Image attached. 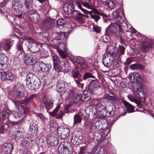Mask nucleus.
<instances>
[{
  "instance_id": "1",
  "label": "nucleus",
  "mask_w": 154,
  "mask_h": 154,
  "mask_svg": "<svg viewBox=\"0 0 154 154\" xmlns=\"http://www.w3.org/2000/svg\"><path fill=\"white\" fill-rule=\"evenodd\" d=\"M75 3L77 5L78 7L83 13L87 14H89L90 15L91 18L94 19L96 22H97L98 20H99L100 18V16H102L103 18L104 17H107V16L106 15L102 13L99 12L96 9L94 8L92 9V7L87 2H82V5L88 9L92 10L91 11H89L83 8H82L81 4L77 0L75 1Z\"/></svg>"
},
{
  "instance_id": "2",
  "label": "nucleus",
  "mask_w": 154,
  "mask_h": 154,
  "mask_svg": "<svg viewBox=\"0 0 154 154\" xmlns=\"http://www.w3.org/2000/svg\"><path fill=\"white\" fill-rule=\"evenodd\" d=\"M124 23H120L118 22L111 23L106 30V32L109 35H116L118 33V29L119 32H122V25Z\"/></svg>"
},
{
  "instance_id": "3",
  "label": "nucleus",
  "mask_w": 154,
  "mask_h": 154,
  "mask_svg": "<svg viewBox=\"0 0 154 154\" xmlns=\"http://www.w3.org/2000/svg\"><path fill=\"white\" fill-rule=\"evenodd\" d=\"M43 101L47 111L50 115L54 116L59 109V106H57L52 112H49L48 110L51 109L53 107L54 103L52 99L49 97L45 96L43 98Z\"/></svg>"
},
{
  "instance_id": "4",
  "label": "nucleus",
  "mask_w": 154,
  "mask_h": 154,
  "mask_svg": "<svg viewBox=\"0 0 154 154\" xmlns=\"http://www.w3.org/2000/svg\"><path fill=\"white\" fill-rule=\"evenodd\" d=\"M35 76H33L31 73L28 74L26 77V86L30 89H36L39 88V81L37 79H35Z\"/></svg>"
},
{
  "instance_id": "5",
  "label": "nucleus",
  "mask_w": 154,
  "mask_h": 154,
  "mask_svg": "<svg viewBox=\"0 0 154 154\" xmlns=\"http://www.w3.org/2000/svg\"><path fill=\"white\" fill-rule=\"evenodd\" d=\"M72 151L71 144L67 142L62 143L58 148L59 154H72Z\"/></svg>"
},
{
  "instance_id": "6",
  "label": "nucleus",
  "mask_w": 154,
  "mask_h": 154,
  "mask_svg": "<svg viewBox=\"0 0 154 154\" xmlns=\"http://www.w3.org/2000/svg\"><path fill=\"white\" fill-rule=\"evenodd\" d=\"M144 86L141 84L139 85L133 90L134 96L137 98H143L145 97L146 93L144 90Z\"/></svg>"
},
{
  "instance_id": "7",
  "label": "nucleus",
  "mask_w": 154,
  "mask_h": 154,
  "mask_svg": "<svg viewBox=\"0 0 154 154\" xmlns=\"http://www.w3.org/2000/svg\"><path fill=\"white\" fill-rule=\"evenodd\" d=\"M23 60L26 65H31L34 63L35 58L32 54L25 53L23 55Z\"/></svg>"
},
{
  "instance_id": "8",
  "label": "nucleus",
  "mask_w": 154,
  "mask_h": 154,
  "mask_svg": "<svg viewBox=\"0 0 154 154\" xmlns=\"http://www.w3.org/2000/svg\"><path fill=\"white\" fill-rule=\"evenodd\" d=\"M128 78L131 82H134L136 83H139L143 80L142 78L140 76L139 74L136 72L130 73Z\"/></svg>"
},
{
  "instance_id": "9",
  "label": "nucleus",
  "mask_w": 154,
  "mask_h": 154,
  "mask_svg": "<svg viewBox=\"0 0 154 154\" xmlns=\"http://www.w3.org/2000/svg\"><path fill=\"white\" fill-rule=\"evenodd\" d=\"M106 101H101L99 99H96L93 101V103L99 111L101 112L106 110V107L105 104H106Z\"/></svg>"
},
{
  "instance_id": "10",
  "label": "nucleus",
  "mask_w": 154,
  "mask_h": 154,
  "mask_svg": "<svg viewBox=\"0 0 154 154\" xmlns=\"http://www.w3.org/2000/svg\"><path fill=\"white\" fill-rule=\"evenodd\" d=\"M14 41L12 40H4L0 42V51L3 49L5 50H9L12 46Z\"/></svg>"
},
{
  "instance_id": "11",
  "label": "nucleus",
  "mask_w": 154,
  "mask_h": 154,
  "mask_svg": "<svg viewBox=\"0 0 154 154\" xmlns=\"http://www.w3.org/2000/svg\"><path fill=\"white\" fill-rule=\"evenodd\" d=\"M29 44L28 48L32 52L36 53L40 51L41 47L40 43L30 42Z\"/></svg>"
},
{
  "instance_id": "12",
  "label": "nucleus",
  "mask_w": 154,
  "mask_h": 154,
  "mask_svg": "<svg viewBox=\"0 0 154 154\" xmlns=\"http://www.w3.org/2000/svg\"><path fill=\"white\" fill-rule=\"evenodd\" d=\"M54 24L53 20L48 18L43 21L42 26L43 29L46 30H49L52 28Z\"/></svg>"
},
{
  "instance_id": "13",
  "label": "nucleus",
  "mask_w": 154,
  "mask_h": 154,
  "mask_svg": "<svg viewBox=\"0 0 154 154\" xmlns=\"http://www.w3.org/2000/svg\"><path fill=\"white\" fill-rule=\"evenodd\" d=\"M63 9L65 12L68 14H72L74 11H75L74 10L72 1H71L69 3H65Z\"/></svg>"
},
{
  "instance_id": "14",
  "label": "nucleus",
  "mask_w": 154,
  "mask_h": 154,
  "mask_svg": "<svg viewBox=\"0 0 154 154\" xmlns=\"http://www.w3.org/2000/svg\"><path fill=\"white\" fill-rule=\"evenodd\" d=\"M36 70L40 72H47L49 70L48 66L43 62H41L35 65Z\"/></svg>"
},
{
  "instance_id": "15",
  "label": "nucleus",
  "mask_w": 154,
  "mask_h": 154,
  "mask_svg": "<svg viewBox=\"0 0 154 154\" xmlns=\"http://www.w3.org/2000/svg\"><path fill=\"white\" fill-rule=\"evenodd\" d=\"M106 50L109 53V55H111L115 57H119L120 55L119 53V49L118 48L115 47L112 45H109L107 47Z\"/></svg>"
},
{
  "instance_id": "16",
  "label": "nucleus",
  "mask_w": 154,
  "mask_h": 154,
  "mask_svg": "<svg viewBox=\"0 0 154 154\" xmlns=\"http://www.w3.org/2000/svg\"><path fill=\"white\" fill-rule=\"evenodd\" d=\"M2 149L5 154H11L13 149V146L10 143H5L2 146Z\"/></svg>"
},
{
  "instance_id": "17",
  "label": "nucleus",
  "mask_w": 154,
  "mask_h": 154,
  "mask_svg": "<svg viewBox=\"0 0 154 154\" xmlns=\"http://www.w3.org/2000/svg\"><path fill=\"white\" fill-rule=\"evenodd\" d=\"M113 57L108 54H105L104 56L103 63L104 65L106 66H111L113 61Z\"/></svg>"
},
{
  "instance_id": "18",
  "label": "nucleus",
  "mask_w": 154,
  "mask_h": 154,
  "mask_svg": "<svg viewBox=\"0 0 154 154\" xmlns=\"http://www.w3.org/2000/svg\"><path fill=\"white\" fill-rule=\"evenodd\" d=\"M34 140H31L28 138H23L22 141V145L23 146H25L27 149L30 148L32 146V145L35 143L38 146L39 144L38 143H35L33 142Z\"/></svg>"
},
{
  "instance_id": "19",
  "label": "nucleus",
  "mask_w": 154,
  "mask_h": 154,
  "mask_svg": "<svg viewBox=\"0 0 154 154\" xmlns=\"http://www.w3.org/2000/svg\"><path fill=\"white\" fill-rule=\"evenodd\" d=\"M106 104V110L107 112L108 113L110 116L113 115L115 113L116 109L115 106L113 103L109 101H107Z\"/></svg>"
},
{
  "instance_id": "20",
  "label": "nucleus",
  "mask_w": 154,
  "mask_h": 154,
  "mask_svg": "<svg viewBox=\"0 0 154 154\" xmlns=\"http://www.w3.org/2000/svg\"><path fill=\"white\" fill-rule=\"evenodd\" d=\"M94 126L96 129L98 131H100L101 130L104 129L108 126V123H106L102 124V122L100 120H97L94 124Z\"/></svg>"
},
{
  "instance_id": "21",
  "label": "nucleus",
  "mask_w": 154,
  "mask_h": 154,
  "mask_svg": "<svg viewBox=\"0 0 154 154\" xmlns=\"http://www.w3.org/2000/svg\"><path fill=\"white\" fill-rule=\"evenodd\" d=\"M56 89L59 93L61 94L65 93L66 91L65 83L59 81L57 84Z\"/></svg>"
},
{
  "instance_id": "22",
  "label": "nucleus",
  "mask_w": 154,
  "mask_h": 154,
  "mask_svg": "<svg viewBox=\"0 0 154 154\" xmlns=\"http://www.w3.org/2000/svg\"><path fill=\"white\" fill-rule=\"evenodd\" d=\"M112 15L114 19L115 20L114 22H118L120 23H124L128 27H129V25H128L127 23H124L123 20L119 16L118 13L116 11H114L112 13Z\"/></svg>"
},
{
  "instance_id": "23",
  "label": "nucleus",
  "mask_w": 154,
  "mask_h": 154,
  "mask_svg": "<svg viewBox=\"0 0 154 154\" xmlns=\"http://www.w3.org/2000/svg\"><path fill=\"white\" fill-rule=\"evenodd\" d=\"M8 58L3 56V57H2L0 60V68L3 70L6 69L8 67Z\"/></svg>"
},
{
  "instance_id": "24",
  "label": "nucleus",
  "mask_w": 154,
  "mask_h": 154,
  "mask_svg": "<svg viewBox=\"0 0 154 154\" xmlns=\"http://www.w3.org/2000/svg\"><path fill=\"white\" fill-rule=\"evenodd\" d=\"M12 8L17 13H21L24 9L20 3L14 1L12 3Z\"/></svg>"
},
{
  "instance_id": "25",
  "label": "nucleus",
  "mask_w": 154,
  "mask_h": 154,
  "mask_svg": "<svg viewBox=\"0 0 154 154\" xmlns=\"http://www.w3.org/2000/svg\"><path fill=\"white\" fill-rule=\"evenodd\" d=\"M23 41L20 40L17 42L16 45V48L17 49L16 53L18 55L22 54L23 53H25L23 47Z\"/></svg>"
},
{
  "instance_id": "26",
  "label": "nucleus",
  "mask_w": 154,
  "mask_h": 154,
  "mask_svg": "<svg viewBox=\"0 0 154 154\" xmlns=\"http://www.w3.org/2000/svg\"><path fill=\"white\" fill-rule=\"evenodd\" d=\"M63 48V50H62L57 47H56L55 48L57 52L59 53L60 55L63 59H64L66 57L67 55V50L66 49V46L64 45Z\"/></svg>"
},
{
  "instance_id": "27",
  "label": "nucleus",
  "mask_w": 154,
  "mask_h": 154,
  "mask_svg": "<svg viewBox=\"0 0 154 154\" xmlns=\"http://www.w3.org/2000/svg\"><path fill=\"white\" fill-rule=\"evenodd\" d=\"M38 130L37 125L34 122H31L29 125V132L31 134L36 133Z\"/></svg>"
},
{
  "instance_id": "28",
  "label": "nucleus",
  "mask_w": 154,
  "mask_h": 154,
  "mask_svg": "<svg viewBox=\"0 0 154 154\" xmlns=\"http://www.w3.org/2000/svg\"><path fill=\"white\" fill-rule=\"evenodd\" d=\"M71 76L74 78L75 81V80H79L81 76L78 68L75 67V69L72 70L71 72Z\"/></svg>"
},
{
  "instance_id": "29",
  "label": "nucleus",
  "mask_w": 154,
  "mask_h": 154,
  "mask_svg": "<svg viewBox=\"0 0 154 154\" xmlns=\"http://www.w3.org/2000/svg\"><path fill=\"white\" fill-rule=\"evenodd\" d=\"M65 65L66 64L64 62H61L57 64V68L54 69L57 72H59L60 71L63 72H67V69L65 67Z\"/></svg>"
},
{
  "instance_id": "30",
  "label": "nucleus",
  "mask_w": 154,
  "mask_h": 154,
  "mask_svg": "<svg viewBox=\"0 0 154 154\" xmlns=\"http://www.w3.org/2000/svg\"><path fill=\"white\" fill-rule=\"evenodd\" d=\"M123 103L129 113L133 112L134 111V107L132 105L126 101H124Z\"/></svg>"
},
{
  "instance_id": "31",
  "label": "nucleus",
  "mask_w": 154,
  "mask_h": 154,
  "mask_svg": "<svg viewBox=\"0 0 154 154\" xmlns=\"http://www.w3.org/2000/svg\"><path fill=\"white\" fill-rule=\"evenodd\" d=\"M21 88L20 87H19L18 88H17V87H15V92L14 96V99L19 98L21 96Z\"/></svg>"
},
{
  "instance_id": "32",
  "label": "nucleus",
  "mask_w": 154,
  "mask_h": 154,
  "mask_svg": "<svg viewBox=\"0 0 154 154\" xmlns=\"http://www.w3.org/2000/svg\"><path fill=\"white\" fill-rule=\"evenodd\" d=\"M5 79L11 80L14 78V75L11 72H4Z\"/></svg>"
},
{
  "instance_id": "33",
  "label": "nucleus",
  "mask_w": 154,
  "mask_h": 154,
  "mask_svg": "<svg viewBox=\"0 0 154 154\" xmlns=\"http://www.w3.org/2000/svg\"><path fill=\"white\" fill-rule=\"evenodd\" d=\"M128 99L131 102H134L137 104V106L140 108H141L142 106L140 104V102L137 100L135 98L133 97L131 95L128 96Z\"/></svg>"
},
{
  "instance_id": "34",
  "label": "nucleus",
  "mask_w": 154,
  "mask_h": 154,
  "mask_svg": "<svg viewBox=\"0 0 154 154\" xmlns=\"http://www.w3.org/2000/svg\"><path fill=\"white\" fill-rule=\"evenodd\" d=\"M92 153V154H105L104 149L102 147H98L93 149Z\"/></svg>"
},
{
  "instance_id": "35",
  "label": "nucleus",
  "mask_w": 154,
  "mask_h": 154,
  "mask_svg": "<svg viewBox=\"0 0 154 154\" xmlns=\"http://www.w3.org/2000/svg\"><path fill=\"white\" fill-rule=\"evenodd\" d=\"M33 23H37L40 19V16L37 12L29 18Z\"/></svg>"
},
{
  "instance_id": "36",
  "label": "nucleus",
  "mask_w": 154,
  "mask_h": 154,
  "mask_svg": "<svg viewBox=\"0 0 154 154\" xmlns=\"http://www.w3.org/2000/svg\"><path fill=\"white\" fill-rule=\"evenodd\" d=\"M103 4L105 6L109 7L111 9H113L115 7V5L114 3L112 1L108 0L103 2Z\"/></svg>"
},
{
  "instance_id": "37",
  "label": "nucleus",
  "mask_w": 154,
  "mask_h": 154,
  "mask_svg": "<svg viewBox=\"0 0 154 154\" xmlns=\"http://www.w3.org/2000/svg\"><path fill=\"white\" fill-rule=\"evenodd\" d=\"M82 95L78 94H75L74 95L73 98V100L74 103H78L82 100Z\"/></svg>"
},
{
  "instance_id": "38",
  "label": "nucleus",
  "mask_w": 154,
  "mask_h": 154,
  "mask_svg": "<svg viewBox=\"0 0 154 154\" xmlns=\"http://www.w3.org/2000/svg\"><path fill=\"white\" fill-rule=\"evenodd\" d=\"M52 59L54 62V69H57V65L59 63V58L57 56H53Z\"/></svg>"
},
{
  "instance_id": "39",
  "label": "nucleus",
  "mask_w": 154,
  "mask_h": 154,
  "mask_svg": "<svg viewBox=\"0 0 154 154\" xmlns=\"http://www.w3.org/2000/svg\"><path fill=\"white\" fill-rule=\"evenodd\" d=\"M82 117L76 114L74 117L73 125H74L77 123H80L82 121Z\"/></svg>"
},
{
  "instance_id": "40",
  "label": "nucleus",
  "mask_w": 154,
  "mask_h": 154,
  "mask_svg": "<svg viewBox=\"0 0 154 154\" xmlns=\"http://www.w3.org/2000/svg\"><path fill=\"white\" fill-rule=\"evenodd\" d=\"M72 15L76 18L77 19L79 20H81L82 18V16H83V15L79 13V11L76 10L74 11Z\"/></svg>"
},
{
  "instance_id": "41",
  "label": "nucleus",
  "mask_w": 154,
  "mask_h": 154,
  "mask_svg": "<svg viewBox=\"0 0 154 154\" xmlns=\"http://www.w3.org/2000/svg\"><path fill=\"white\" fill-rule=\"evenodd\" d=\"M130 68L131 69H143V67L141 65L139 64H134L131 65L130 66Z\"/></svg>"
},
{
  "instance_id": "42",
  "label": "nucleus",
  "mask_w": 154,
  "mask_h": 154,
  "mask_svg": "<svg viewBox=\"0 0 154 154\" xmlns=\"http://www.w3.org/2000/svg\"><path fill=\"white\" fill-rule=\"evenodd\" d=\"M10 114L9 110H6L2 112L1 114L2 115V118L5 119L8 117V116Z\"/></svg>"
},
{
  "instance_id": "43",
  "label": "nucleus",
  "mask_w": 154,
  "mask_h": 154,
  "mask_svg": "<svg viewBox=\"0 0 154 154\" xmlns=\"http://www.w3.org/2000/svg\"><path fill=\"white\" fill-rule=\"evenodd\" d=\"M104 98L106 100L113 101H116V99L113 96H110L108 94H105Z\"/></svg>"
},
{
  "instance_id": "44",
  "label": "nucleus",
  "mask_w": 154,
  "mask_h": 154,
  "mask_svg": "<svg viewBox=\"0 0 154 154\" xmlns=\"http://www.w3.org/2000/svg\"><path fill=\"white\" fill-rule=\"evenodd\" d=\"M94 78V76L90 73L86 72L83 74V79L84 80H86V79L88 78Z\"/></svg>"
},
{
  "instance_id": "45",
  "label": "nucleus",
  "mask_w": 154,
  "mask_h": 154,
  "mask_svg": "<svg viewBox=\"0 0 154 154\" xmlns=\"http://www.w3.org/2000/svg\"><path fill=\"white\" fill-rule=\"evenodd\" d=\"M143 46L144 49L152 47V44L150 43L147 42H144L143 43Z\"/></svg>"
},
{
  "instance_id": "46",
  "label": "nucleus",
  "mask_w": 154,
  "mask_h": 154,
  "mask_svg": "<svg viewBox=\"0 0 154 154\" xmlns=\"http://www.w3.org/2000/svg\"><path fill=\"white\" fill-rule=\"evenodd\" d=\"M23 134L22 132L19 131H17L15 133L14 136L18 139H20L23 137Z\"/></svg>"
},
{
  "instance_id": "47",
  "label": "nucleus",
  "mask_w": 154,
  "mask_h": 154,
  "mask_svg": "<svg viewBox=\"0 0 154 154\" xmlns=\"http://www.w3.org/2000/svg\"><path fill=\"white\" fill-rule=\"evenodd\" d=\"M49 56L48 52L45 51H43L40 54V57L42 58H45Z\"/></svg>"
},
{
  "instance_id": "48",
  "label": "nucleus",
  "mask_w": 154,
  "mask_h": 154,
  "mask_svg": "<svg viewBox=\"0 0 154 154\" xmlns=\"http://www.w3.org/2000/svg\"><path fill=\"white\" fill-rule=\"evenodd\" d=\"M20 107L22 109V110H21L20 108L19 107L18 110H20V112H22V114L24 113V114H25L26 113L29 111V109L27 107H25L23 106H20Z\"/></svg>"
},
{
  "instance_id": "49",
  "label": "nucleus",
  "mask_w": 154,
  "mask_h": 154,
  "mask_svg": "<svg viewBox=\"0 0 154 154\" xmlns=\"http://www.w3.org/2000/svg\"><path fill=\"white\" fill-rule=\"evenodd\" d=\"M33 0H26L24 4L27 8L31 6Z\"/></svg>"
},
{
  "instance_id": "50",
  "label": "nucleus",
  "mask_w": 154,
  "mask_h": 154,
  "mask_svg": "<svg viewBox=\"0 0 154 154\" xmlns=\"http://www.w3.org/2000/svg\"><path fill=\"white\" fill-rule=\"evenodd\" d=\"M92 107L91 106L87 107L85 109V112L86 114L89 115L92 113Z\"/></svg>"
},
{
  "instance_id": "51",
  "label": "nucleus",
  "mask_w": 154,
  "mask_h": 154,
  "mask_svg": "<svg viewBox=\"0 0 154 154\" xmlns=\"http://www.w3.org/2000/svg\"><path fill=\"white\" fill-rule=\"evenodd\" d=\"M57 24L59 26H62L65 23L64 20L62 19L58 20L57 22Z\"/></svg>"
},
{
  "instance_id": "52",
  "label": "nucleus",
  "mask_w": 154,
  "mask_h": 154,
  "mask_svg": "<svg viewBox=\"0 0 154 154\" xmlns=\"http://www.w3.org/2000/svg\"><path fill=\"white\" fill-rule=\"evenodd\" d=\"M29 102V101L28 97H26L25 99L21 101L20 103L21 104L26 105Z\"/></svg>"
},
{
  "instance_id": "53",
  "label": "nucleus",
  "mask_w": 154,
  "mask_h": 154,
  "mask_svg": "<svg viewBox=\"0 0 154 154\" xmlns=\"http://www.w3.org/2000/svg\"><path fill=\"white\" fill-rule=\"evenodd\" d=\"M22 114V112H19V113L17 112H14L13 113V115L14 116V117L16 119L19 118L21 116V115Z\"/></svg>"
},
{
  "instance_id": "54",
  "label": "nucleus",
  "mask_w": 154,
  "mask_h": 154,
  "mask_svg": "<svg viewBox=\"0 0 154 154\" xmlns=\"http://www.w3.org/2000/svg\"><path fill=\"white\" fill-rule=\"evenodd\" d=\"M93 29L94 31L97 33L99 32L101 30V28L98 26L94 25Z\"/></svg>"
},
{
  "instance_id": "55",
  "label": "nucleus",
  "mask_w": 154,
  "mask_h": 154,
  "mask_svg": "<svg viewBox=\"0 0 154 154\" xmlns=\"http://www.w3.org/2000/svg\"><path fill=\"white\" fill-rule=\"evenodd\" d=\"M95 89V88L90 85L89 86L88 92L89 93H92Z\"/></svg>"
},
{
  "instance_id": "56",
  "label": "nucleus",
  "mask_w": 154,
  "mask_h": 154,
  "mask_svg": "<svg viewBox=\"0 0 154 154\" xmlns=\"http://www.w3.org/2000/svg\"><path fill=\"white\" fill-rule=\"evenodd\" d=\"M64 114V112L61 110L57 114V119H60L63 116Z\"/></svg>"
},
{
  "instance_id": "57",
  "label": "nucleus",
  "mask_w": 154,
  "mask_h": 154,
  "mask_svg": "<svg viewBox=\"0 0 154 154\" xmlns=\"http://www.w3.org/2000/svg\"><path fill=\"white\" fill-rule=\"evenodd\" d=\"M90 85L96 88L97 86V82L95 80L92 81L90 82Z\"/></svg>"
},
{
  "instance_id": "58",
  "label": "nucleus",
  "mask_w": 154,
  "mask_h": 154,
  "mask_svg": "<svg viewBox=\"0 0 154 154\" xmlns=\"http://www.w3.org/2000/svg\"><path fill=\"white\" fill-rule=\"evenodd\" d=\"M75 82L77 85L79 87L82 88L84 86V84L83 83H81L80 82L79 79L75 80Z\"/></svg>"
},
{
  "instance_id": "59",
  "label": "nucleus",
  "mask_w": 154,
  "mask_h": 154,
  "mask_svg": "<svg viewBox=\"0 0 154 154\" xmlns=\"http://www.w3.org/2000/svg\"><path fill=\"white\" fill-rule=\"evenodd\" d=\"M7 131L6 129H5L4 125H2L0 126V133H4L5 131Z\"/></svg>"
},
{
  "instance_id": "60",
  "label": "nucleus",
  "mask_w": 154,
  "mask_h": 154,
  "mask_svg": "<svg viewBox=\"0 0 154 154\" xmlns=\"http://www.w3.org/2000/svg\"><path fill=\"white\" fill-rule=\"evenodd\" d=\"M37 12V11L35 10H31L30 11L29 14V17L30 18L31 17H32L34 15V14H35Z\"/></svg>"
},
{
  "instance_id": "61",
  "label": "nucleus",
  "mask_w": 154,
  "mask_h": 154,
  "mask_svg": "<svg viewBox=\"0 0 154 154\" xmlns=\"http://www.w3.org/2000/svg\"><path fill=\"white\" fill-rule=\"evenodd\" d=\"M58 37L56 38V40L62 39L63 37L64 36V33H58Z\"/></svg>"
},
{
  "instance_id": "62",
  "label": "nucleus",
  "mask_w": 154,
  "mask_h": 154,
  "mask_svg": "<svg viewBox=\"0 0 154 154\" xmlns=\"http://www.w3.org/2000/svg\"><path fill=\"white\" fill-rule=\"evenodd\" d=\"M76 61L78 63L81 64L82 63L83 60L81 57H79L77 58Z\"/></svg>"
},
{
  "instance_id": "63",
  "label": "nucleus",
  "mask_w": 154,
  "mask_h": 154,
  "mask_svg": "<svg viewBox=\"0 0 154 154\" xmlns=\"http://www.w3.org/2000/svg\"><path fill=\"white\" fill-rule=\"evenodd\" d=\"M120 49L121 51V54L122 55L124 54L125 49V47L123 46H121L120 47Z\"/></svg>"
},
{
  "instance_id": "64",
  "label": "nucleus",
  "mask_w": 154,
  "mask_h": 154,
  "mask_svg": "<svg viewBox=\"0 0 154 154\" xmlns=\"http://www.w3.org/2000/svg\"><path fill=\"white\" fill-rule=\"evenodd\" d=\"M36 95L35 94H32L30 97H28L29 102L32 100L34 98H35Z\"/></svg>"
}]
</instances>
